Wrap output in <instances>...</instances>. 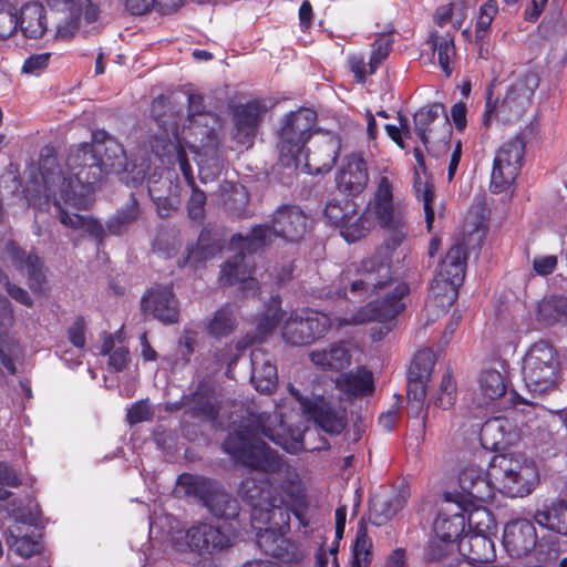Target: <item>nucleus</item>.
<instances>
[{
  "mask_svg": "<svg viewBox=\"0 0 567 567\" xmlns=\"http://www.w3.org/2000/svg\"><path fill=\"white\" fill-rule=\"evenodd\" d=\"M392 267L379 254L363 258L359 262L347 265L332 281L329 295L350 301L368 299L384 291L378 298L361 307L352 315L351 323L362 324L370 321L392 322L406 308L403 299L409 296L406 282H396L393 288Z\"/></svg>",
  "mask_w": 567,
  "mask_h": 567,
  "instance_id": "nucleus-2",
  "label": "nucleus"
},
{
  "mask_svg": "<svg viewBox=\"0 0 567 567\" xmlns=\"http://www.w3.org/2000/svg\"><path fill=\"white\" fill-rule=\"evenodd\" d=\"M305 414L330 435L340 434L347 426L346 410L334 406L324 396L306 401Z\"/></svg>",
  "mask_w": 567,
  "mask_h": 567,
  "instance_id": "nucleus-23",
  "label": "nucleus"
},
{
  "mask_svg": "<svg viewBox=\"0 0 567 567\" xmlns=\"http://www.w3.org/2000/svg\"><path fill=\"white\" fill-rule=\"evenodd\" d=\"M223 249V243L212 229L203 228L195 246H187L185 254L178 259L177 266L197 268L200 264L214 258Z\"/></svg>",
  "mask_w": 567,
  "mask_h": 567,
  "instance_id": "nucleus-29",
  "label": "nucleus"
},
{
  "mask_svg": "<svg viewBox=\"0 0 567 567\" xmlns=\"http://www.w3.org/2000/svg\"><path fill=\"white\" fill-rule=\"evenodd\" d=\"M457 550L464 556L463 560L471 561L476 566H495L493 564L496 557L494 542L486 533L465 534L457 544Z\"/></svg>",
  "mask_w": 567,
  "mask_h": 567,
  "instance_id": "nucleus-27",
  "label": "nucleus"
},
{
  "mask_svg": "<svg viewBox=\"0 0 567 567\" xmlns=\"http://www.w3.org/2000/svg\"><path fill=\"white\" fill-rule=\"evenodd\" d=\"M183 403L187 404V413L190 417L204 422H215L221 410L215 379L209 374L200 377L189 393L183 395Z\"/></svg>",
  "mask_w": 567,
  "mask_h": 567,
  "instance_id": "nucleus-16",
  "label": "nucleus"
},
{
  "mask_svg": "<svg viewBox=\"0 0 567 567\" xmlns=\"http://www.w3.org/2000/svg\"><path fill=\"white\" fill-rule=\"evenodd\" d=\"M498 12L496 0H487L480 8V16L475 23V42H481L487 37L491 24Z\"/></svg>",
  "mask_w": 567,
  "mask_h": 567,
  "instance_id": "nucleus-56",
  "label": "nucleus"
},
{
  "mask_svg": "<svg viewBox=\"0 0 567 567\" xmlns=\"http://www.w3.org/2000/svg\"><path fill=\"white\" fill-rule=\"evenodd\" d=\"M274 236L287 241H299L307 231V215L297 205L284 204L269 218Z\"/></svg>",
  "mask_w": 567,
  "mask_h": 567,
  "instance_id": "nucleus-22",
  "label": "nucleus"
},
{
  "mask_svg": "<svg viewBox=\"0 0 567 567\" xmlns=\"http://www.w3.org/2000/svg\"><path fill=\"white\" fill-rule=\"evenodd\" d=\"M18 10L8 0H0V40H7L17 32Z\"/></svg>",
  "mask_w": 567,
  "mask_h": 567,
  "instance_id": "nucleus-58",
  "label": "nucleus"
},
{
  "mask_svg": "<svg viewBox=\"0 0 567 567\" xmlns=\"http://www.w3.org/2000/svg\"><path fill=\"white\" fill-rule=\"evenodd\" d=\"M409 496V491L406 488H401L399 492L386 498H377L372 501L369 509L370 522L375 526L384 525L405 506Z\"/></svg>",
  "mask_w": 567,
  "mask_h": 567,
  "instance_id": "nucleus-36",
  "label": "nucleus"
},
{
  "mask_svg": "<svg viewBox=\"0 0 567 567\" xmlns=\"http://www.w3.org/2000/svg\"><path fill=\"white\" fill-rule=\"evenodd\" d=\"M413 155L417 164V168H414V177H413V190L419 200L423 203V209L425 214V223L427 231H431L435 218V213L433 208L434 200V185L432 182L425 179L423 181L420 171L422 173L426 172L425 157L420 147L413 148Z\"/></svg>",
  "mask_w": 567,
  "mask_h": 567,
  "instance_id": "nucleus-31",
  "label": "nucleus"
},
{
  "mask_svg": "<svg viewBox=\"0 0 567 567\" xmlns=\"http://www.w3.org/2000/svg\"><path fill=\"white\" fill-rule=\"evenodd\" d=\"M218 116L208 110L205 97L198 92L187 94V116L183 124V138L190 147L206 156H214L219 147L216 126Z\"/></svg>",
  "mask_w": 567,
  "mask_h": 567,
  "instance_id": "nucleus-10",
  "label": "nucleus"
},
{
  "mask_svg": "<svg viewBox=\"0 0 567 567\" xmlns=\"http://www.w3.org/2000/svg\"><path fill=\"white\" fill-rule=\"evenodd\" d=\"M267 519L269 526L260 529L257 533V545L259 549L268 556H271L287 565L300 564L306 553L298 542L290 540L286 534L290 529V522L288 527L280 525V516L276 515L275 519H270L269 511H261Z\"/></svg>",
  "mask_w": 567,
  "mask_h": 567,
  "instance_id": "nucleus-14",
  "label": "nucleus"
},
{
  "mask_svg": "<svg viewBox=\"0 0 567 567\" xmlns=\"http://www.w3.org/2000/svg\"><path fill=\"white\" fill-rule=\"evenodd\" d=\"M507 385L506 377L496 369H485L478 377V390L485 404L503 398Z\"/></svg>",
  "mask_w": 567,
  "mask_h": 567,
  "instance_id": "nucleus-45",
  "label": "nucleus"
},
{
  "mask_svg": "<svg viewBox=\"0 0 567 567\" xmlns=\"http://www.w3.org/2000/svg\"><path fill=\"white\" fill-rule=\"evenodd\" d=\"M66 167L73 177V189L76 190L83 206L85 197L93 193V187L103 181L96 147L89 143L71 146L66 156Z\"/></svg>",
  "mask_w": 567,
  "mask_h": 567,
  "instance_id": "nucleus-12",
  "label": "nucleus"
},
{
  "mask_svg": "<svg viewBox=\"0 0 567 567\" xmlns=\"http://www.w3.org/2000/svg\"><path fill=\"white\" fill-rule=\"evenodd\" d=\"M341 141L338 136L322 134L310 147L303 151L302 158L307 172L312 175L330 172L340 154Z\"/></svg>",
  "mask_w": 567,
  "mask_h": 567,
  "instance_id": "nucleus-21",
  "label": "nucleus"
},
{
  "mask_svg": "<svg viewBox=\"0 0 567 567\" xmlns=\"http://www.w3.org/2000/svg\"><path fill=\"white\" fill-rule=\"evenodd\" d=\"M392 50V41L389 39H378L372 44V52L369 60V73L373 74L381 63L388 58Z\"/></svg>",
  "mask_w": 567,
  "mask_h": 567,
  "instance_id": "nucleus-64",
  "label": "nucleus"
},
{
  "mask_svg": "<svg viewBox=\"0 0 567 567\" xmlns=\"http://www.w3.org/2000/svg\"><path fill=\"white\" fill-rule=\"evenodd\" d=\"M48 6L56 11H68L70 13L69 27L72 31L80 28L83 0H47Z\"/></svg>",
  "mask_w": 567,
  "mask_h": 567,
  "instance_id": "nucleus-60",
  "label": "nucleus"
},
{
  "mask_svg": "<svg viewBox=\"0 0 567 567\" xmlns=\"http://www.w3.org/2000/svg\"><path fill=\"white\" fill-rule=\"evenodd\" d=\"M561 364L557 349L547 340L534 342L525 354L523 379L528 391L542 395L558 386Z\"/></svg>",
  "mask_w": 567,
  "mask_h": 567,
  "instance_id": "nucleus-9",
  "label": "nucleus"
},
{
  "mask_svg": "<svg viewBox=\"0 0 567 567\" xmlns=\"http://www.w3.org/2000/svg\"><path fill=\"white\" fill-rule=\"evenodd\" d=\"M189 186L192 194L187 202L188 217L193 220H202L205 216L206 194L196 186V183Z\"/></svg>",
  "mask_w": 567,
  "mask_h": 567,
  "instance_id": "nucleus-63",
  "label": "nucleus"
},
{
  "mask_svg": "<svg viewBox=\"0 0 567 567\" xmlns=\"http://www.w3.org/2000/svg\"><path fill=\"white\" fill-rule=\"evenodd\" d=\"M310 361L322 371L339 372L351 364V353L344 341L333 342L326 349L309 353Z\"/></svg>",
  "mask_w": 567,
  "mask_h": 567,
  "instance_id": "nucleus-34",
  "label": "nucleus"
},
{
  "mask_svg": "<svg viewBox=\"0 0 567 567\" xmlns=\"http://www.w3.org/2000/svg\"><path fill=\"white\" fill-rule=\"evenodd\" d=\"M281 309V298L279 295H274L269 298L266 311L260 316L257 322V330L260 334L271 332L284 317Z\"/></svg>",
  "mask_w": 567,
  "mask_h": 567,
  "instance_id": "nucleus-52",
  "label": "nucleus"
},
{
  "mask_svg": "<svg viewBox=\"0 0 567 567\" xmlns=\"http://www.w3.org/2000/svg\"><path fill=\"white\" fill-rule=\"evenodd\" d=\"M372 543L365 528H359L352 546L353 560L351 567H368L371 557Z\"/></svg>",
  "mask_w": 567,
  "mask_h": 567,
  "instance_id": "nucleus-57",
  "label": "nucleus"
},
{
  "mask_svg": "<svg viewBox=\"0 0 567 567\" xmlns=\"http://www.w3.org/2000/svg\"><path fill=\"white\" fill-rule=\"evenodd\" d=\"M141 310L164 326L179 321V301L171 286L155 285L148 288L141 298Z\"/></svg>",
  "mask_w": 567,
  "mask_h": 567,
  "instance_id": "nucleus-18",
  "label": "nucleus"
},
{
  "mask_svg": "<svg viewBox=\"0 0 567 567\" xmlns=\"http://www.w3.org/2000/svg\"><path fill=\"white\" fill-rule=\"evenodd\" d=\"M435 364V354L431 349L419 350L408 370L406 398L409 408L419 414L426 398V385Z\"/></svg>",
  "mask_w": 567,
  "mask_h": 567,
  "instance_id": "nucleus-17",
  "label": "nucleus"
},
{
  "mask_svg": "<svg viewBox=\"0 0 567 567\" xmlns=\"http://www.w3.org/2000/svg\"><path fill=\"white\" fill-rule=\"evenodd\" d=\"M151 114L158 126L168 125L174 131L178 125L177 115L173 110L171 97L167 95L161 94L153 100Z\"/></svg>",
  "mask_w": 567,
  "mask_h": 567,
  "instance_id": "nucleus-51",
  "label": "nucleus"
},
{
  "mask_svg": "<svg viewBox=\"0 0 567 567\" xmlns=\"http://www.w3.org/2000/svg\"><path fill=\"white\" fill-rule=\"evenodd\" d=\"M272 236L270 220L266 224L255 225L246 236L233 235L230 244L238 252L223 265L219 282L223 286L241 284L243 290H258V281L252 277L254 266L247 261V255L262 250L270 243Z\"/></svg>",
  "mask_w": 567,
  "mask_h": 567,
  "instance_id": "nucleus-6",
  "label": "nucleus"
},
{
  "mask_svg": "<svg viewBox=\"0 0 567 567\" xmlns=\"http://www.w3.org/2000/svg\"><path fill=\"white\" fill-rule=\"evenodd\" d=\"M465 515L461 512L451 516L440 513L434 522V534L443 542L458 544L465 535Z\"/></svg>",
  "mask_w": 567,
  "mask_h": 567,
  "instance_id": "nucleus-44",
  "label": "nucleus"
},
{
  "mask_svg": "<svg viewBox=\"0 0 567 567\" xmlns=\"http://www.w3.org/2000/svg\"><path fill=\"white\" fill-rule=\"evenodd\" d=\"M183 6V0H125L126 9L135 16L157 10L162 14H169Z\"/></svg>",
  "mask_w": 567,
  "mask_h": 567,
  "instance_id": "nucleus-48",
  "label": "nucleus"
},
{
  "mask_svg": "<svg viewBox=\"0 0 567 567\" xmlns=\"http://www.w3.org/2000/svg\"><path fill=\"white\" fill-rule=\"evenodd\" d=\"M461 285H453L447 280L441 281L434 275L430 288L429 296L435 302L436 307L445 309L452 307L458 298V288Z\"/></svg>",
  "mask_w": 567,
  "mask_h": 567,
  "instance_id": "nucleus-49",
  "label": "nucleus"
},
{
  "mask_svg": "<svg viewBox=\"0 0 567 567\" xmlns=\"http://www.w3.org/2000/svg\"><path fill=\"white\" fill-rule=\"evenodd\" d=\"M159 132L151 137L150 146L152 152L159 158H166L171 162V156L176 153L177 147L182 144L178 126L173 131L168 125L158 126Z\"/></svg>",
  "mask_w": 567,
  "mask_h": 567,
  "instance_id": "nucleus-46",
  "label": "nucleus"
},
{
  "mask_svg": "<svg viewBox=\"0 0 567 567\" xmlns=\"http://www.w3.org/2000/svg\"><path fill=\"white\" fill-rule=\"evenodd\" d=\"M330 328L328 315L310 308L296 309L284 323L282 338L291 346H310L323 338Z\"/></svg>",
  "mask_w": 567,
  "mask_h": 567,
  "instance_id": "nucleus-13",
  "label": "nucleus"
},
{
  "mask_svg": "<svg viewBox=\"0 0 567 567\" xmlns=\"http://www.w3.org/2000/svg\"><path fill=\"white\" fill-rule=\"evenodd\" d=\"M14 323V313L11 302L6 297H0V361L10 374L17 371L16 363L11 358L17 346L9 329Z\"/></svg>",
  "mask_w": 567,
  "mask_h": 567,
  "instance_id": "nucleus-32",
  "label": "nucleus"
},
{
  "mask_svg": "<svg viewBox=\"0 0 567 567\" xmlns=\"http://www.w3.org/2000/svg\"><path fill=\"white\" fill-rule=\"evenodd\" d=\"M99 162H101L103 179L110 173L118 174L126 171L127 156L121 143L109 140L105 145L97 146Z\"/></svg>",
  "mask_w": 567,
  "mask_h": 567,
  "instance_id": "nucleus-38",
  "label": "nucleus"
},
{
  "mask_svg": "<svg viewBox=\"0 0 567 567\" xmlns=\"http://www.w3.org/2000/svg\"><path fill=\"white\" fill-rule=\"evenodd\" d=\"M262 434L276 445L289 453L302 449L301 440H288L285 435L275 433L264 425L260 420L249 425L240 424L229 433L223 443V450L237 463L252 471L278 474L279 480L274 485L269 480H246L241 483L243 499L255 511H269L270 519L280 516V525L288 527L290 517L288 504H302L307 497L297 470L286 462L282 456L257 436Z\"/></svg>",
  "mask_w": 567,
  "mask_h": 567,
  "instance_id": "nucleus-1",
  "label": "nucleus"
},
{
  "mask_svg": "<svg viewBox=\"0 0 567 567\" xmlns=\"http://www.w3.org/2000/svg\"><path fill=\"white\" fill-rule=\"evenodd\" d=\"M465 504L468 508L460 509L463 514L467 513L465 522L467 520L470 528H473L472 532L486 533L491 528L493 519L488 509L483 506L484 503L474 502L473 505Z\"/></svg>",
  "mask_w": 567,
  "mask_h": 567,
  "instance_id": "nucleus-54",
  "label": "nucleus"
},
{
  "mask_svg": "<svg viewBox=\"0 0 567 567\" xmlns=\"http://www.w3.org/2000/svg\"><path fill=\"white\" fill-rule=\"evenodd\" d=\"M426 44L437 54L439 65L446 76L453 72L452 62L456 54L454 37L450 32L440 34L433 30L429 33Z\"/></svg>",
  "mask_w": 567,
  "mask_h": 567,
  "instance_id": "nucleus-42",
  "label": "nucleus"
},
{
  "mask_svg": "<svg viewBox=\"0 0 567 567\" xmlns=\"http://www.w3.org/2000/svg\"><path fill=\"white\" fill-rule=\"evenodd\" d=\"M12 266L20 272H25L27 282L33 292H42L47 284L44 262L33 249L24 250L16 240H8L3 248Z\"/></svg>",
  "mask_w": 567,
  "mask_h": 567,
  "instance_id": "nucleus-19",
  "label": "nucleus"
},
{
  "mask_svg": "<svg viewBox=\"0 0 567 567\" xmlns=\"http://www.w3.org/2000/svg\"><path fill=\"white\" fill-rule=\"evenodd\" d=\"M440 114L444 115V125L447 128V133L451 134L449 116L445 114V109L442 103H433L426 107H422L416 111L413 116L415 133L425 147L429 143V134L432 131L431 125L439 118Z\"/></svg>",
  "mask_w": 567,
  "mask_h": 567,
  "instance_id": "nucleus-43",
  "label": "nucleus"
},
{
  "mask_svg": "<svg viewBox=\"0 0 567 567\" xmlns=\"http://www.w3.org/2000/svg\"><path fill=\"white\" fill-rule=\"evenodd\" d=\"M535 520L550 530L567 536V501L556 499L536 511Z\"/></svg>",
  "mask_w": 567,
  "mask_h": 567,
  "instance_id": "nucleus-41",
  "label": "nucleus"
},
{
  "mask_svg": "<svg viewBox=\"0 0 567 567\" xmlns=\"http://www.w3.org/2000/svg\"><path fill=\"white\" fill-rule=\"evenodd\" d=\"M537 483L538 472L534 464L522 463L513 455L496 454L486 470L468 464L460 471L461 493L455 503L458 508L467 509L465 503H488L496 492L508 497H524L532 493Z\"/></svg>",
  "mask_w": 567,
  "mask_h": 567,
  "instance_id": "nucleus-3",
  "label": "nucleus"
},
{
  "mask_svg": "<svg viewBox=\"0 0 567 567\" xmlns=\"http://www.w3.org/2000/svg\"><path fill=\"white\" fill-rule=\"evenodd\" d=\"M525 148L524 137L517 135L497 151L489 184L493 193H502L513 185L522 169Z\"/></svg>",
  "mask_w": 567,
  "mask_h": 567,
  "instance_id": "nucleus-15",
  "label": "nucleus"
},
{
  "mask_svg": "<svg viewBox=\"0 0 567 567\" xmlns=\"http://www.w3.org/2000/svg\"><path fill=\"white\" fill-rule=\"evenodd\" d=\"M456 400V383L450 371H446L441 380L434 405L443 410L452 408Z\"/></svg>",
  "mask_w": 567,
  "mask_h": 567,
  "instance_id": "nucleus-59",
  "label": "nucleus"
},
{
  "mask_svg": "<svg viewBox=\"0 0 567 567\" xmlns=\"http://www.w3.org/2000/svg\"><path fill=\"white\" fill-rule=\"evenodd\" d=\"M533 316L539 328L567 324V296L560 293L545 295L534 308Z\"/></svg>",
  "mask_w": 567,
  "mask_h": 567,
  "instance_id": "nucleus-28",
  "label": "nucleus"
},
{
  "mask_svg": "<svg viewBox=\"0 0 567 567\" xmlns=\"http://www.w3.org/2000/svg\"><path fill=\"white\" fill-rule=\"evenodd\" d=\"M8 543L14 551L23 557L29 558L33 555H37L41 551V544L34 539L32 536L23 535V536H11L8 539Z\"/></svg>",
  "mask_w": 567,
  "mask_h": 567,
  "instance_id": "nucleus-61",
  "label": "nucleus"
},
{
  "mask_svg": "<svg viewBox=\"0 0 567 567\" xmlns=\"http://www.w3.org/2000/svg\"><path fill=\"white\" fill-rule=\"evenodd\" d=\"M318 132V114L316 111L300 107L285 115L277 133L279 163L288 168H297L307 143Z\"/></svg>",
  "mask_w": 567,
  "mask_h": 567,
  "instance_id": "nucleus-7",
  "label": "nucleus"
},
{
  "mask_svg": "<svg viewBox=\"0 0 567 567\" xmlns=\"http://www.w3.org/2000/svg\"><path fill=\"white\" fill-rule=\"evenodd\" d=\"M39 173L43 182L45 196L53 200L56 208V216L60 223L81 236L94 239L101 245L104 239L105 229L100 220L91 216L69 214L62 203L72 207L81 208L82 200L73 189L72 177L62 174L58 162V152L51 145H45L40 151Z\"/></svg>",
  "mask_w": 567,
  "mask_h": 567,
  "instance_id": "nucleus-4",
  "label": "nucleus"
},
{
  "mask_svg": "<svg viewBox=\"0 0 567 567\" xmlns=\"http://www.w3.org/2000/svg\"><path fill=\"white\" fill-rule=\"evenodd\" d=\"M142 216V208L135 195L131 193L128 200L106 220L110 235L121 236L128 231Z\"/></svg>",
  "mask_w": 567,
  "mask_h": 567,
  "instance_id": "nucleus-37",
  "label": "nucleus"
},
{
  "mask_svg": "<svg viewBox=\"0 0 567 567\" xmlns=\"http://www.w3.org/2000/svg\"><path fill=\"white\" fill-rule=\"evenodd\" d=\"M266 106L257 100L238 104L233 109V138L240 145L251 147L258 134Z\"/></svg>",
  "mask_w": 567,
  "mask_h": 567,
  "instance_id": "nucleus-20",
  "label": "nucleus"
},
{
  "mask_svg": "<svg viewBox=\"0 0 567 567\" xmlns=\"http://www.w3.org/2000/svg\"><path fill=\"white\" fill-rule=\"evenodd\" d=\"M468 259L467 247L463 243L451 246L445 257L439 264L435 276L441 281L447 280L453 285H461L465 279L466 265Z\"/></svg>",
  "mask_w": 567,
  "mask_h": 567,
  "instance_id": "nucleus-30",
  "label": "nucleus"
},
{
  "mask_svg": "<svg viewBox=\"0 0 567 567\" xmlns=\"http://www.w3.org/2000/svg\"><path fill=\"white\" fill-rule=\"evenodd\" d=\"M206 507L216 517L221 519H235L239 516L240 506L236 498L217 487Z\"/></svg>",
  "mask_w": 567,
  "mask_h": 567,
  "instance_id": "nucleus-47",
  "label": "nucleus"
},
{
  "mask_svg": "<svg viewBox=\"0 0 567 567\" xmlns=\"http://www.w3.org/2000/svg\"><path fill=\"white\" fill-rule=\"evenodd\" d=\"M369 182L368 164L358 154L347 157L346 164L336 176L338 189L347 196H358L367 187Z\"/></svg>",
  "mask_w": 567,
  "mask_h": 567,
  "instance_id": "nucleus-25",
  "label": "nucleus"
},
{
  "mask_svg": "<svg viewBox=\"0 0 567 567\" xmlns=\"http://www.w3.org/2000/svg\"><path fill=\"white\" fill-rule=\"evenodd\" d=\"M236 328V318L229 306H223L215 311L213 318L207 323V333L215 338L221 339L229 336Z\"/></svg>",
  "mask_w": 567,
  "mask_h": 567,
  "instance_id": "nucleus-50",
  "label": "nucleus"
},
{
  "mask_svg": "<svg viewBox=\"0 0 567 567\" xmlns=\"http://www.w3.org/2000/svg\"><path fill=\"white\" fill-rule=\"evenodd\" d=\"M357 214V204L349 198L331 200L324 209L326 217L334 225L341 227L347 220H351Z\"/></svg>",
  "mask_w": 567,
  "mask_h": 567,
  "instance_id": "nucleus-53",
  "label": "nucleus"
},
{
  "mask_svg": "<svg viewBox=\"0 0 567 567\" xmlns=\"http://www.w3.org/2000/svg\"><path fill=\"white\" fill-rule=\"evenodd\" d=\"M502 542L512 558L527 557L536 551L537 560H547L556 558L559 553L558 540L549 537L538 542L534 523L526 518L509 520L504 527Z\"/></svg>",
  "mask_w": 567,
  "mask_h": 567,
  "instance_id": "nucleus-11",
  "label": "nucleus"
},
{
  "mask_svg": "<svg viewBox=\"0 0 567 567\" xmlns=\"http://www.w3.org/2000/svg\"><path fill=\"white\" fill-rule=\"evenodd\" d=\"M189 548L198 554H212L230 546L229 537L210 524L193 525L186 533Z\"/></svg>",
  "mask_w": 567,
  "mask_h": 567,
  "instance_id": "nucleus-26",
  "label": "nucleus"
},
{
  "mask_svg": "<svg viewBox=\"0 0 567 567\" xmlns=\"http://www.w3.org/2000/svg\"><path fill=\"white\" fill-rule=\"evenodd\" d=\"M372 226V218L365 215V210L357 217L353 221L347 220L340 227L341 236L348 243H354L363 237H365Z\"/></svg>",
  "mask_w": 567,
  "mask_h": 567,
  "instance_id": "nucleus-55",
  "label": "nucleus"
},
{
  "mask_svg": "<svg viewBox=\"0 0 567 567\" xmlns=\"http://www.w3.org/2000/svg\"><path fill=\"white\" fill-rule=\"evenodd\" d=\"M336 388L348 399L367 396L374 391V380L371 371L358 368L354 372H342L336 378Z\"/></svg>",
  "mask_w": 567,
  "mask_h": 567,
  "instance_id": "nucleus-33",
  "label": "nucleus"
},
{
  "mask_svg": "<svg viewBox=\"0 0 567 567\" xmlns=\"http://www.w3.org/2000/svg\"><path fill=\"white\" fill-rule=\"evenodd\" d=\"M177 485L184 489L186 496L198 499L204 506L207 505L218 487L214 480L190 473L178 475Z\"/></svg>",
  "mask_w": 567,
  "mask_h": 567,
  "instance_id": "nucleus-39",
  "label": "nucleus"
},
{
  "mask_svg": "<svg viewBox=\"0 0 567 567\" xmlns=\"http://www.w3.org/2000/svg\"><path fill=\"white\" fill-rule=\"evenodd\" d=\"M147 168L148 164L146 159H142L141 163L127 161L126 171L118 173L117 176L126 185L136 187L144 182Z\"/></svg>",
  "mask_w": 567,
  "mask_h": 567,
  "instance_id": "nucleus-62",
  "label": "nucleus"
},
{
  "mask_svg": "<svg viewBox=\"0 0 567 567\" xmlns=\"http://www.w3.org/2000/svg\"><path fill=\"white\" fill-rule=\"evenodd\" d=\"M520 437L517 423L507 416H495L485 421L480 440L485 449L504 450L514 445Z\"/></svg>",
  "mask_w": 567,
  "mask_h": 567,
  "instance_id": "nucleus-24",
  "label": "nucleus"
},
{
  "mask_svg": "<svg viewBox=\"0 0 567 567\" xmlns=\"http://www.w3.org/2000/svg\"><path fill=\"white\" fill-rule=\"evenodd\" d=\"M364 210L389 234L386 249L394 251L400 247L408 236L409 226L401 204L394 198V175L388 168L380 173Z\"/></svg>",
  "mask_w": 567,
  "mask_h": 567,
  "instance_id": "nucleus-5",
  "label": "nucleus"
},
{
  "mask_svg": "<svg viewBox=\"0 0 567 567\" xmlns=\"http://www.w3.org/2000/svg\"><path fill=\"white\" fill-rule=\"evenodd\" d=\"M18 25L25 38L41 39L48 30L43 4L37 1L24 3L18 12Z\"/></svg>",
  "mask_w": 567,
  "mask_h": 567,
  "instance_id": "nucleus-35",
  "label": "nucleus"
},
{
  "mask_svg": "<svg viewBox=\"0 0 567 567\" xmlns=\"http://www.w3.org/2000/svg\"><path fill=\"white\" fill-rule=\"evenodd\" d=\"M539 79L534 73H526L512 83L502 100H493V90H486L485 110L482 123L488 127L493 120L511 123L519 120L532 104Z\"/></svg>",
  "mask_w": 567,
  "mask_h": 567,
  "instance_id": "nucleus-8",
  "label": "nucleus"
},
{
  "mask_svg": "<svg viewBox=\"0 0 567 567\" xmlns=\"http://www.w3.org/2000/svg\"><path fill=\"white\" fill-rule=\"evenodd\" d=\"M259 354L258 350H252L251 352L252 373L250 380L258 392L269 394L276 389L278 383L277 367L269 360L260 362Z\"/></svg>",
  "mask_w": 567,
  "mask_h": 567,
  "instance_id": "nucleus-40",
  "label": "nucleus"
}]
</instances>
